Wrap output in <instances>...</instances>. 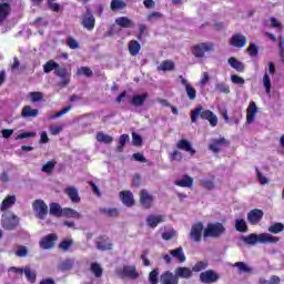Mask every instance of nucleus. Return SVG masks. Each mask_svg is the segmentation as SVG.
Listing matches in <instances>:
<instances>
[{
	"instance_id": "nucleus-12",
	"label": "nucleus",
	"mask_w": 284,
	"mask_h": 284,
	"mask_svg": "<svg viewBox=\"0 0 284 284\" xmlns=\"http://www.w3.org/2000/svg\"><path fill=\"white\" fill-rule=\"evenodd\" d=\"M219 278H221V276L214 270H207L200 274V281L204 284L216 283Z\"/></svg>"
},
{
	"instance_id": "nucleus-57",
	"label": "nucleus",
	"mask_w": 284,
	"mask_h": 284,
	"mask_svg": "<svg viewBox=\"0 0 284 284\" xmlns=\"http://www.w3.org/2000/svg\"><path fill=\"white\" fill-rule=\"evenodd\" d=\"M207 268V262L200 261L197 262L191 270L192 272H203V270Z\"/></svg>"
},
{
	"instance_id": "nucleus-17",
	"label": "nucleus",
	"mask_w": 284,
	"mask_h": 284,
	"mask_svg": "<svg viewBox=\"0 0 284 284\" xmlns=\"http://www.w3.org/2000/svg\"><path fill=\"white\" fill-rule=\"evenodd\" d=\"M221 145H230V142L225 138L214 139L209 145V150L214 152V154H219V152H221Z\"/></svg>"
},
{
	"instance_id": "nucleus-2",
	"label": "nucleus",
	"mask_w": 284,
	"mask_h": 284,
	"mask_svg": "<svg viewBox=\"0 0 284 284\" xmlns=\"http://www.w3.org/2000/svg\"><path fill=\"white\" fill-rule=\"evenodd\" d=\"M199 116L203 121H209L212 128H216V125H219V116H216V114L211 110H203V105L201 104L191 111V123H196V121H199Z\"/></svg>"
},
{
	"instance_id": "nucleus-4",
	"label": "nucleus",
	"mask_w": 284,
	"mask_h": 284,
	"mask_svg": "<svg viewBox=\"0 0 284 284\" xmlns=\"http://www.w3.org/2000/svg\"><path fill=\"white\" fill-rule=\"evenodd\" d=\"M81 26L85 30H89V32H92V30H94V27L97 26V19L94 18V14L92 13V9L90 7H87L85 13L82 14Z\"/></svg>"
},
{
	"instance_id": "nucleus-38",
	"label": "nucleus",
	"mask_w": 284,
	"mask_h": 284,
	"mask_svg": "<svg viewBox=\"0 0 284 284\" xmlns=\"http://www.w3.org/2000/svg\"><path fill=\"white\" fill-rule=\"evenodd\" d=\"M130 142V135L129 134H122L119 136V144L116 145L115 150L116 152H123L125 150V143Z\"/></svg>"
},
{
	"instance_id": "nucleus-5",
	"label": "nucleus",
	"mask_w": 284,
	"mask_h": 284,
	"mask_svg": "<svg viewBox=\"0 0 284 284\" xmlns=\"http://www.w3.org/2000/svg\"><path fill=\"white\" fill-rule=\"evenodd\" d=\"M32 210L40 221H45L48 216V204L43 200H34L32 202Z\"/></svg>"
},
{
	"instance_id": "nucleus-44",
	"label": "nucleus",
	"mask_w": 284,
	"mask_h": 284,
	"mask_svg": "<svg viewBox=\"0 0 284 284\" xmlns=\"http://www.w3.org/2000/svg\"><path fill=\"white\" fill-rule=\"evenodd\" d=\"M115 23L120 28H132V26H133L132 20H130V18H128V17H120V18L115 19Z\"/></svg>"
},
{
	"instance_id": "nucleus-43",
	"label": "nucleus",
	"mask_w": 284,
	"mask_h": 284,
	"mask_svg": "<svg viewBox=\"0 0 284 284\" xmlns=\"http://www.w3.org/2000/svg\"><path fill=\"white\" fill-rule=\"evenodd\" d=\"M100 214H104V216H109L110 219H116L119 216V210L118 209H105L101 207L99 210Z\"/></svg>"
},
{
	"instance_id": "nucleus-49",
	"label": "nucleus",
	"mask_w": 284,
	"mask_h": 284,
	"mask_svg": "<svg viewBox=\"0 0 284 284\" xmlns=\"http://www.w3.org/2000/svg\"><path fill=\"white\" fill-rule=\"evenodd\" d=\"M215 90L221 94H230V85L224 82H220L215 84Z\"/></svg>"
},
{
	"instance_id": "nucleus-48",
	"label": "nucleus",
	"mask_w": 284,
	"mask_h": 284,
	"mask_svg": "<svg viewBox=\"0 0 284 284\" xmlns=\"http://www.w3.org/2000/svg\"><path fill=\"white\" fill-rule=\"evenodd\" d=\"M149 283L150 284H159V267L153 268L149 273Z\"/></svg>"
},
{
	"instance_id": "nucleus-26",
	"label": "nucleus",
	"mask_w": 284,
	"mask_h": 284,
	"mask_svg": "<svg viewBox=\"0 0 284 284\" xmlns=\"http://www.w3.org/2000/svg\"><path fill=\"white\" fill-rule=\"evenodd\" d=\"M120 196L122 199V203L126 205V207H132L134 205V195L130 191L120 192Z\"/></svg>"
},
{
	"instance_id": "nucleus-35",
	"label": "nucleus",
	"mask_w": 284,
	"mask_h": 284,
	"mask_svg": "<svg viewBox=\"0 0 284 284\" xmlns=\"http://www.w3.org/2000/svg\"><path fill=\"white\" fill-rule=\"evenodd\" d=\"M229 64L231 68H233V70H236L237 72H245V64H243V62L239 61L234 57L229 59Z\"/></svg>"
},
{
	"instance_id": "nucleus-37",
	"label": "nucleus",
	"mask_w": 284,
	"mask_h": 284,
	"mask_svg": "<svg viewBox=\"0 0 284 284\" xmlns=\"http://www.w3.org/2000/svg\"><path fill=\"white\" fill-rule=\"evenodd\" d=\"M129 52L131 57H136V54L141 52V43H139L136 40H131L129 42Z\"/></svg>"
},
{
	"instance_id": "nucleus-60",
	"label": "nucleus",
	"mask_w": 284,
	"mask_h": 284,
	"mask_svg": "<svg viewBox=\"0 0 284 284\" xmlns=\"http://www.w3.org/2000/svg\"><path fill=\"white\" fill-rule=\"evenodd\" d=\"M78 74L90 78L94 73L92 72V69H90V67H81L80 69H78Z\"/></svg>"
},
{
	"instance_id": "nucleus-16",
	"label": "nucleus",
	"mask_w": 284,
	"mask_h": 284,
	"mask_svg": "<svg viewBox=\"0 0 284 284\" xmlns=\"http://www.w3.org/2000/svg\"><path fill=\"white\" fill-rule=\"evenodd\" d=\"M231 45L233 48H245L247 45V38L241 33H235L231 38Z\"/></svg>"
},
{
	"instance_id": "nucleus-6",
	"label": "nucleus",
	"mask_w": 284,
	"mask_h": 284,
	"mask_svg": "<svg viewBox=\"0 0 284 284\" xmlns=\"http://www.w3.org/2000/svg\"><path fill=\"white\" fill-rule=\"evenodd\" d=\"M205 52H214V43L212 42H202L193 45V55L195 59H203Z\"/></svg>"
},
{
	"instance_id": "nucleus-20",
	"label": "nucleus",
	"mask_w": 284,
	"mask_h": 284,
	"mask_svg": "<svg viewBox=\"0 0 284 284\" xmlns=\"http://www.w3.org/2000/svg\"><path fill=\"white\" fill-rule=\"evenodd\" d=\"M240 241H243L246 245H256L257 243H261V234L251 233L247 236L242 235Z\"/></svg>"
},
{
	"instance_id": "nucleus-54",
	"label": "nucleus",
	"mask_w": 284,
	"mask_h": 284,
	"mask_svg": "<svg viewBox=\"0 0 284 284\" xmlns=\"http://www.w3.org/2000/svg\"><path fill=\"white\" fill-rule=\"evenodd\" d=\"M200 185L204 187V190L209 191L214 190L216 187V184L214 183L213 180H202L200 181Z\"/></svg>"
},
{
	"instance_id": "nucleus-25",
	"label": "nucleus",
	"mask_w": 284,
	"mask_h": 284,
	"mask_svg": "<svg viewBox=\"0 0 284 284\" xmlns=\"http://www.w3.org/2000/svg\"><path fill=\"white\" fill-rule=\"evenodd\" d=\"M49 213L51 216L61 219V216H63V207H61V204L57 202H52L49 204Z\"/></svg>"
},
{
	"instance_id": "nucleus-18",
	"label": "nucleus",
	"mask_w": 284,
	"mask_h": 284,
	"mask_svg": "<svg viewBox=\"0 0 284 284\" xmlns=\"http://www.w3.org/2000/svg\"><path fill=\"white\" fill-rule=\"evenodd\" d=\"M160 281L162 284H179V280L176 277V273H172L171 271H165L161 274Z\"/></svg>"
},
{
	"instance_id": "nucleus-40",
	"label": "nucleus",
	"mask_w": 284,
	"mask_h": 284,
	"mask_svg": "<svg viewBox=\"0 0 284 284\" xmlns=\"http://www.w3.org/2000/svg\"><path fill=\"white\" fill-rule=\"evenodd\" d=\"M90 271L94 274L95 278H101L103 276V268L101 264L93 262L91 263Z\"/></svg>"
},
{
	"instance_id": "nucleus-46",
	"label": "nucleus",
	"mask_w": 284,
	"mask_h": 284,
	"mask_svg": "<svg viewBox=\"0 0 284 284\" xmlns=\"http://www.w3.org/2000/svg\"><path fill=\"white\" fill-rule=\"evenodd\" d=\"M126 7H128V4L123 0H112L111 1V10H112V12H116V10H123Z\"/></svg>"
},
{
	"instance_id": "nucleus-36",
	"label": "nucleus",
	"mask_w": 284,
	"mask_h": 284,
	"mask_svg": "<svg viewBox=\"0 0 284 284\" xmlns=\"http://www.w3.org/2000/svg\"><path fill=\"white\" fill-rule=\"evenodd\" d=\"M95 139L99 143H105V145H110L114 141V138H112V135H108V134L103 133L102 131H99L97 133Z\"/></svg>"
},
{
	"instance_id": "nucleus-42",
	"label": "nucleus",
	"mask_w": 284,
	"mask_h": 284,
	"mask_svg": "<svg viewBox=\"0 0 284 284\" xmlns=\"http://www.w3.org/2000/svg\"><path fill=\"white\" fill-rule=\"evenodd\" d=\"M235 230L236 232H241V234H245V232H247V223L244 219L235 220Z\"/></svg>"
},
{
	"instance_id": "nucleus-50",
	"label": "nucleus",
	"mask_w": 284,
	"mask_h": 284,
	"mask_svg": "<svg viewBox=\"0 0 284 284\" xmlns=\"http://www.w3.org/2000/svg\"><path fill=\"white\" fill-rule=\"evenodd\" d=\"M263 85L266 94H270V92H272V80L267 73H265L263 77Z\"/></svg>"
},
{
	"instance_id": "nucleus-9",
	"label": "nucleus",
	"mask_w": 284,
	"mask_h": 284,
	"mask_svg": "<svg viewBox=\"0 0 284 284\" xmlns=\"http://www.w3.org/2000/svg\"><path fill=\"white\" fill-rule=\"evenodd\" d=\"M190 239L195 243L203 241V222H196L191 226Z\"/></svg>"
},
{
	"instance_id": "nucleus-7",
	"label": "nucleus",
	"mask_w": 284,
	"mask_h": 284,
	"mask_svg": "<svg viewBox=\"0 0 284 284\" xmlns=\"http://www.w3.org/2000/svg\"><path fill=\"white\" fill-rule=\"evenodd\" d=\"M95 247L100 252H109L114 250V243L108 235H100L95 240Z\"/></svg>"
},
{
	"instance_id": "nucleus-23",
	"label": "nucleus",
	"mask_w": 284,
	"mask_h": 284,
	"mask_svg": "<svg viewBox=\"0 0 284 284\" xmlns=\"http://www.w3.org/2000/svg\"><path fill=\"white\" fill-rule=\"evenodd\" d=\"M178 187H194V178L184 174L181 180L175 181Z\"/></svg>"
},
{
	"instance_id": "nucleus-62",
	"label": "nucleus",
	"mask_w": 284,
	"mask_h": 284,
	"mask_svg": "<svg viewBox=\"0 0 284 284\" xmlns=\"http://www.w3.org/2000/svg\"><path fill=\"white\" fill-rule=\"evenodd\" d=\"M70 110H72V105H68V106L63 108L61 111L51 115L50 119H59V118L63 116V114H68V112H70Z\"/></svg>"
},
{
	"instance_id": "nucleus-64",
	"label": "nucleus",
	"mask_w": 284,
	"mask_h": 284,
	"mask_svg": "<svg viewBox=\"0 0 284 284\" xmlns=\"http://www.w3.org/2000/svg\"><path fill=\"white\" fill-rule=\"evenodd\" d=\"M171 161H183V153H181L179 150H173V152L170 154Z\"/></svg>"
},
{
	"instance_id": "nucleus-13",
	"label": "nucleus",
	"mask_w": 284,
	"mask_h": 284,
	"mask_svg": "<svg viewBox=\"0 0 284 284\" xmlns=\"http://www.w3.org/2000/svg\"><path fill=\"white\" fill-rule=\"evenodd\" d=\"M265 213L261 209H253L247 213V222L250 225H258L260 221H263Z\"/></svg>"
},
{
	"instance_id": "nucleus-33",
	"label": "nucleus",
	"mask_w": 284,
	"mask_h": 284,
	"mask_svg": "<svg viewBox=\"0 0 284 284\" xmlns=\"http://www.w3.org/2000/svg\"><path fill=\"white\" fill-rule=\"evenodd\" d=\"M145 101H148V93L135 94L131 100V105H135V108H141V105L145 104Z\"/></svg>"
},
{
	"instance_id": "nucleus-14",
	"label": "nucleus",
	"mask_w": 284,
	"mask_h": 284,
	"mask_svg": "<svg viewBox=\"0 0 284 284\" xmlns=\"http://www.w3.org/2000/svg\"><path fill=\"white\" fill-rule=\"evenodd\" d=\"M176 149L183 150V152H187V154H190L191 156H194V154H196V150L192 148V142L185 139L178 141Z\"/></svg>"
},
{
	"instance_id": "nucleus-39",
	"label": "nucleus",
	"mask_w": 284,
	"mask_h": 284,
	"mask_svg": "<svg viewBox=\"0 0 284 284\" xmlns=\"http://www.w3.org/2000/svg\"><path fill=\"white\" fill-rule=\"evenodd\" d=\"M62 216H65L67 219H81V213L71 207H64L62 209Z\"/></svg>"
},
{
	"instance_id": "nucleus-47",
	"label": "nucleus",
	"mask_w": 284,
	"mask_h": 284,
	"mask_svg": "<svg viewBox=\"0 0 284 284\" xmlns=\"http://www.w3.org/2000/svg\"><path fill=\"white\" fill-rule=\"evenodd\" d=\"M72 245H74V240H63L59 244V248L62 250V252H69V250H72Z\"/></svg>"
},
{
	"instance_id": "nucleus-27",
	"label": "nucleus",
	"mask_w": 284,
	"mask_h": 284,
	"mask_svg": "<svg viewBox=\"0 0 284 284\" xmlns=\"http://www.w3.org/2000/svg\"><path fill=\"white\" fill-rule=\"evenodd\" d=\"M11 10H12V7H10V3L8 2L0 3V23H2V21H6L8 17H10Z\"/></svg>"
},
{
	"instance_id": "nucleus-56",
	"label": "nucleus",
	"mask_w": 284,
	"mask_h": 284,
	"mask_svg": "<svg viewBox=\"0 0 284 284\" xmlns=\"http://www.w3.org/2000/svg\"><path fill=\"white\" fill-rule=\"evenodd\" d=\"M246 52H248L250 57H258V47L256 45V43L251 42V44L246 49Z\"/></svg>"
},
{
	"instance_id": "nucleus-45",
	"label": "nucleus",
	"mask_w": 284,
	"mask_h": 284,
	"mask_svg": "<svg viewBox=\"0 0 284 284\" xmlns=\"http://www.w3.org/2000/svg\"><path fill=\"white\" fill-rule=\"evenodd\" d=\"M72 267H74V260H64L59 264V270H61V272H70Z\"/></svg>"
},
{
	"instance_id": "nucleus-55",
	"label": "nucleus",
	"mask_w": 284,
	"mask_h": 284,
	"mask_svg": "<svg viewBox=\"0 0 284 284\" xmlns=\"http://www.w3.org/2000/svg\"><path fill=\"white\" fill-rule=\"evenodd\" d=\"M49 132L52 136H57L58 134H61V132H63V126L52 124L49 126Z\"/></svg>"
},
{
	"instance_id": "nucleus-34",
	"label": "nucleus",
	"mask_w": 284,
	"mask_h": 284,
	"mask_svg": "<svg viewBox=\"0 0 284 284\" xmlns=\"http://www.w3.org/2000/svg\"><path fill=\"white\" fill-rule=\"evenodd\" d=\"M24 276L28 283L34 284L37 283V271L32 270L30 265L24 266Z\"/></svg>"
},
{
	"instance_id": "nucleus-58",
	"label": "nucleus",
	"mask_w": 284,
	"mask_h": 284,
	"mask_svg": "<svg viewBox=\"0 0 284 284\" xmlns=\"http://www.w3.org/2000/svg\"><path fill=\"white\" fill-rule=\"evenodd\" d=\"M186 95L189 97V99L191 101H194V99H196V89H194V87L186 84Z\"/></svg>"
},
{
	"instance_id": "nucleus-51",
	"label": "nucleus",
	"mask_w": 284,
	"mask_h": 284,
	"mask_svg": "<svg viewBox=\"0 0 284 284\" xmlns=\"http://www.w3.org/2000/svg\"><path fill=\"white\" fill-rule=\"evenodd\" d=\"M67 45L68 48H70V50H79V48H81V44L79 43V41H77L72 37L67 38Z\"/></svg>"
},
{
	"instance_id": "nucleus-32",
	"label": "nucleus",
	"mask_w": 284,
	"mask_h": 284,
	"mask_svg": "<svg viewBox=\"0 0 284 284\" xmlns=\"http://www.w3.org/2000/svg\"><path fill=\"white\" fill-rule=\"evenodd\" d=\"M122 276L124 278H139V273H136V267L134 266H123Z\"/></svg>"
},
{
	"instance_id": "nucleus-41",
	"label": "nucleus",
	"mask_w": 284,
	"mask_h": 284,
	"mask_svg": "<svg viewBox=\"0 0 284 284\" xmlns=\"http://www.w3.org/2000/svg\"><path fill=\"white\" fill-rule=\"evenodd\" d=\"M54 168H57V160H50L42 165L41 172H45V174H52V172H54Z\"/></svg>"
},
{
	"instance_id": "nucleus-24",
	"label": "nucleus",
	"mask_w": 284,
	"mask_h": 284,
	"mask_svg": "<svg viewBox=\"0 0 284 284\" xmlns=\"http://www.w3.org/2000/svg\"><path fill=\"white\" fill-rule=\"evenodd\" d=\"M64 193L69 196L72 203H81V197L79 196V190L74 186H68Z\"/></svg>"
},
{
	"instance_id": "nucleus-8",
	"label": "nucleus",
	"mask_w": 284,
	"mask_h": 284,
	"mask_svg": "<svg viewBox=\"0 0 284 284\" xmlns=\"http://www.w3.org/2000/svg\"><path fill=\"white\" fill-rule=\"evenodd\" d=\"M19 226V217L13 213H6L2 216V227L3 230H17Z\"/></svg>"
},
{
	"instance_id": "nucleus-63",
	"label": "nucleus",
	"mask_w": 284,
	"mask_h": 284,
	"mask_svg": "<svg viewBox=\"0 0 284 284\" xmlns=\"http://www.w3.org/2000/svg\"><path fill=\"white\" fill-rule=\"evenodd\" d=\"M16 256H19L20 258L28 256V248L23 245H19L16 252Z\"/></svg>"
},
{
	"instance_id": "nucleus-19",
	"label": "nucleus",
	"mask_w": 284,
	"mask_h": 284,
	"mask_svg": "<svg viewBox=\"0 0 284 284\" xmlns=\"http://www.w3.org/2000/svg\"><path fill=\"white\" fill-rule=\"evenodd\" d=\"M256 112H258L256 102H251L246 109V123H254V120L256 119Z\"/></svg>"
},
{
	"instance_id": "nucleus-30",
	"label": "nucleus",
	"mask_w": 284,
	"mask_h": 284,
	"mask_svg": "<svg viewBox=\"0 0 284 284\" xmlns=\"http://www.w3.org/2000/svg\"><path fill=\"white\" fill-rule=\"evenodd\" d=\"M278 241H281V239L277 236H273L272 234H267V233L260 234V243H263L264 245L278 243Z\"/></svg>"
},
{
	"instance_id": "nucleus-53",
	"label": "nucleus",
	"mask_w": 284,
	"mask_h": 284,
	"mask_svg": "<svg viewBox=\"0 0 284 284\" xmlns=\"http://www.w3.org/2000/svg\"><path fill=\"white\" fill-rule=\"evenodd\" d=\"M283 230L284 225L281 222H277L268 227V232H271V234H280V232H283Z\"/></svg>"
},
{
	"instance_id": "nucleus-61",
	"label": "nucleus",
	"mask_w": 284,
	"mask_h": 284,
	"mask_svg": "<svg viewBox=\"0 0 284 284\" xmlns=\"http://www.w3.org/2000/svg\"><path fill=\"white\" fill-rule=\"evenodd\" d=\"M30 97H31V103H39L43 101V93L41 92H31Z\"/></svg>"
},
{
	"instance_id": "nucleus-31",
	"label": "nucleus",
	"mask_w": 284,
	"mask_h": 284,
	"mask_svg": "<svg viewBox=\"0 0 284 284\" xmlns=\"http://www.w3.org/2000/svg\"><path fill=\"white\" fill-rule=\"evenodd\" d=\"M17 203V196L16 195H8L1 203L0 210L1 212H6V210H10L12 205Z\"/></svg>"
},
{
	"instance_id": "nucleus-22",
	"label": "nucleus",
	"mask_w": 284,
	"mask_h": 284,
	"mask_svg": "<svg viewBox=\"0 0 284 284\" xmlns=\"http://www.w3.org/2000/svg\"><path fill=\"white\" fill-rule=\"evenodd\" d=\"M165 221V215H149L146 217V224L149 227L154 230L155 227L159 226V223H163Z\"/></svg>"
},
{
	"instance_id": "nucleus-1",
	"label": "nucleus",
	"mask_w": 284,
	"mask_h": 284,
	"mask_svg": "<svg viewBox=\"0 0 284 284\" xmlns=\"http://www.w3.org/2000/svg\"><path fill=\"white\" fill-rule=\"evenodd\" d=\"M52 70H54L55 77L61 78V81L59 82L60 88H68V85H70V75H68V69L61 68L54 60H49L43 64V72L44 74H50Z\"/></svg>"
},
{
	"instance_id": "nucleus-3",
	"label": "nucleus",
	"mask_w": 284,
	"mask_h": 284,
	"mask_svg": "<svg viewBox=\"0 0 284 284\" xmlns=\"http://www.w3.org/2000/svg\"><path fill=\"white\" fill-rule=\"evenodd\" d=\"M225 234V226L221 222L209 223L203 231L204 239H221Z\"/></svg>"
},
{
	"instance_id": "nucleus-21",
	"label": "nucleus",
	"mask_w": 284,
	"mask_h": 284,
	"mask_svg": "<svg viewBox=\"0 0 284 284\" xmlns=\"http://www.w3.org/2000/svg\"><path fill=\"white\" fill-rule=\"evenodd\" d=\"M21 116L23 119H37V116H39V109H32L31 105H24L22 108Z\"/></svg>"
},
{
	"instance_id": "nucleus-11",
	"label": "nucleus",
	"mask_w": 284,
	"mask_h": 284,
	"mask_svg": "<svg viewBox=\"0 0 284 284\" xmlns=\"http://www.w3.org/2000/svg\"><path fill=\"white\" fill-rule=\"evenodd\" d=\"M140 204L144 210H150L154 204V195L150 194L148 190L140 191Z\"/></svg>"
},
{
	"instance_id": "nucleus-15",
	"label": "nucleus",
	"mask_w": 284,
	"mask_h": 284,
	"mask_svg": "<svg viewBox=\"0 0 284 284\" xmlns=\"http://www.w3.org/2000/svg\"><path fill=\"white\" fill-rule=\"evenodd\" d=\"M175 276L179 281V278H185L186 281H190V278H192V276H194V273L192 271V268L186 267V266H179L178 268H175Z\"/></svg>"
},
{
	"instance_id": "nucleus-10",
	"label": "nucleus",
	"mask_w": 284,
	"mask_h": 284,
	"mask_svg": "<svg viewBox=\"0 0 284 284\" xmlns=\"http://www.w3.org/2000/svg\"><path fill=\"white\" fill-rule=\"evenodd\" d=\"M57 241H59L57 233L48 234L41 239L40 247H42V250H52V247L57 245Z\"/></svg>"
},
{
	"instance_id": "nucleus-29",
	"label": "nucleus",
	"mask_w": 284,
	"mask_h": 284,
	"mask_svg": "<svg viewBox=\"0 0 284 284\" xmlns=\"http://www.w3.org/2000/svg\"><path fill=\"white\" fill-rule=\"evenodd\" d=\"M171 256L173 258H176L178 263H185L187 261V257L185 256V253L183 252V247H178L175 250L170 251Z\"/></svg>"
},
{
	"instance_id": "nucleus-52",
	"label": "nucleus",
	"mask_w": 284,
	"mask_h": 284,
	"mask_svg": "<svg viewBox=\"0 0 284 284\" xmlns=\"http://www.w3.org/2000/svg\"><path fill=\"white\" fill-rule=\"evenodd\" d=\"M235 267H237L239 272H243L244 274H252V267L247 266L244 262L235 263Z\"/></svg>"
},
{
	"instance_id": "nucleus-59",
	"label": "nucleus",
	"mask_w": 284,
	"mask_h": 284,
	"mask_svg": "<svg viewBox=\"0 0 284 284\" xmlns=\"http://www.w3.org/2000/svg\"><path fill=\"white\" fill-rule=\"evenodd\" d=\"M132 143L135 145V148H141L143 145V138L139 135V133H132Z\"/></svg>"
},
{
	"instance_id": "nucleus-28",
	"label": "nucleus",
	"mask_w": 284,
	"mask_h": 284,
	"mask_svg": "<svg viewBox=\"0 0 284 284\" xmlns=\"http://www.w3.org/2000/svg\"><path fill=\"white\" fill-rule=\"evenodd\" d=\"M176 65L174 64V61L172 60H164L161 62L160 65H158L156 70L158 72H172L175 70Z\"/></svg>"
}]
</instances>
